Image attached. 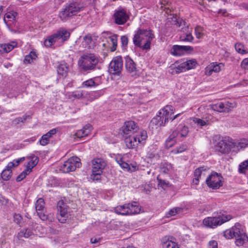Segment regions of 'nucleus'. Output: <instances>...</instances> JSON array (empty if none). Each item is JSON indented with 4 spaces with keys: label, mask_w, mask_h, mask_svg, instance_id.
<instances>
[{
    "label": "nucleus",
    "mask_w": 248,
    "mask_h": 248,
    "mask_svg": "<svg viewBox=\"0 0 248 248\" xmlns=\"http://www.w3.org/2000/svg\"><path fill=\"white\" fill-rule=\"evenodd\" d=\"M174 110V109L172 106H166L160 110L155 117L152 119L151 124H155L157 126H164L170 120L173 121L180 115V113H178L172 117Z\"/></svg>",
    "instance_id": "obj_1"
},
{
    "label": "nucleus",
    "mask_w": 248,
    "mask_h": 248,
    "mask_svg": "<svg viewBox=\"0 0 248 248\" xmlns=\"http://www.w3.org/2000/svg\"><path fill=\"white\" fill-rule=\"evenodd\" d=\"M154 38L151 30L139 29L133 37L134 45L143 50L150 48L151 41Z\"/></svg>",
    "instance_id": "obj_2"
},
{
    "label": "nucleus",
    "mask_w": 248,
    "mask_h": 248,
    "mask_svg": "<svg viewBox=\"0 0 248 248\" xmlns=\"http://www.w3.org/2000/svg\"><path fill=\"white\" fill-rule=\"evenodd\" d=\"M83 6L78 2L71 1L64 5L59 11L58 16L63 22H66L82 11Z\"/></svg>",
    "instance_id": "obj_3"
},
{
    "label": "nucleus",
    "mask_w": 248,
    "mask_h": 248,
    "mask_svg": "<svg viewBox=\"0 0 248 248\" xmlns=\"http://www.w3.org/2000/svg\"><path fill=\"white\" fill-rule=\"evenodd\" d=\"M99 58L93 53L83 54L78 61L79 68L84 72L94 71L97 68Z\"/></svg>",
    "instance_id": "obj_4"
},
{
    "label": "nucleus",
    "mask_w": 248,
    "mask_h": 248,
    "mask_svg": "<svg viewBox=\"0 0 248 248\" xmlns=\"http://www.w3.org/2000/svg\"><path fill=\"white\" fill-rule=\"evenodd\" d=\"M232 217L225 212L217 213L213 217H207L203 220V224L208 227L215 228L229 221Z\"/></svg>",
    "instance_id": "obj_5"
},
{
    "label": "nucleus",
    "mask_w": 248,
    "mask_h": 248,
    "mask_svg": "<svg viewBox=\"0 0 248 248\" xmlns=\"http://www.w3.org/2000/svg\"><path fill=\"white\" fill-rule=\"evenodd\" d=\"M189 132L187 126L179 125L177 129L174 130L166 140V146L167 148L171 147L181 138L186 137Z\"/></svg>",
    "instance_id": "obj_6"
},
{
    "label": "nucleus",
    "mask_w": 248,
    "mask_h": 248,
    "mask_svg": "<svg viewBox=\"0 0 248 248\" xmlns=\"http://www.w3.org/2000/svg\"><path fill=\"white\" fill-rule=\"evenodd\" d=\"M92 174L91 178L93 180H99L103 170L107 166L106 161L102 158H95L92 160Z\"/></svg>",
    "instance_id": "obj_7"
},
{
    "label": "nucleus",
    "mask_w": 248,
    "mask_h": 248,
    "mask_svg": "<svg viewBox=\"0 0 248 248\" xmlns=\"http://www.w3.org/2000/svg\"><path fill=\"white\" fill-rule=\"evenodd\" d=\"M69 36L70 33L68 31L61 29L46 39L44 42V45L46 47H50L59 40L62 42L67 40Z\"/></svg>",
    "instance_id": "obj_8"
},
{
    "label": "nucleus",
    "mask_w": 248,
    "mask_h": 248,
    "mask_svg": "<svg viewBox=\"0 0 248 248\" xmlns=\"http://www.w3.org/2000/svg\"><path fill=\"white\" fill-rule=\"evenodd\" d=\"M208 186L213 189H217L223 186V178L220 173L213 172L206 179Z\"/></svg>",
    "instance_id": "obj_9"
},
{
    "label": "nucleus",
    "mask_w": 248,
    "mask_h": 248,
    "mask_svg": "<svg viewBox=\"0 0 248 248\" xmlns=\"http://www.w3.org/2000/svg\"><path fill=\"white\" fill-rule=\"evenodd\" d=\"M80 159L77 156H72L60 167V170L64 173H68L75 171L77 168H79L81 165Z\"/></svg>",
    "instance_id": "obj_10"
},
{
    "label": "nucleus",
    "mask_w": 248,
    "mask_h": 248,
    "mask_svg": "<svg viewBox=\"0 0 248 248\" xmlns=\"http://www.w3.org/2000/svg\"><path fill=\"white\" fill-rule=\"evenodd\" d=\"M123 67V61L122 57L116 56L113 58L109 63L108 71L110 74L120 76Z\"/></svg>",
    "instance_id": "obj_11"
},
{
    "label": "nucleus",
    "mask_w": 248,
    "mask_h": 248,
    "mask_svg": "<svg viewBox=\"0 0 248 248\" xmlns=\"http://www.w3.org/2000/svg\"><path fill=\"white\" fill-rule=\"evenodd\" d=\"M210 107V108L214 111H216L218 112L228 113L230 112L236 107V104L233 102H220L216 104L211 105Z\"/></svg>",
    "instance_id": "obj_12"
},
{
    "label": "nucleus",
    "mask_w": 248,
    "mask_h": 248,
    "mask_svg": "<svg viewBox=\"0 0 248 248\" xmlns=\"http://www.w3.org/2000/svg\"><path fill=\"white\" fill-rule=\"evenodd\" d=\"M235 144L226 140H220L215 145L216 150L222 154L228 153L235 147Z\"/></svg>",
    "instance_id": "obj_13"
},
{
    "label": "nucleus",
    "mask_w": 248,
    "mask_h": 248,
    "mask_svg": "<svg viewBox=\"0 0 248 248\" xmlns=\"http://www.w3.org/2000/svg\"><path fill=\"white\" fill-rule=\"evenodd\" d=\"M67 207L66 203L62 200L59 201L57 203V217L61 223H64L68 217Z\"/></svg>",
    "instance_id": "obj_14"
},
{
    "label": "nucleus",
    "mask_w": 248,
    "mask_h": 248,
    "mask_svg": "<svg viewBox=\"0 0 248 248\" xmlns=\"http://www.w3.org/2000/svg\"><path fill=\"white\" fill-rule=\"evenodd\" d=\"M193 51V47L188 46H180L175 45L172 46L170 53L176 57H180L184 55L185 53Z\"/></svg>",
    "instance_id": "obj_15"
},
{
    "label": "nucleus",
    "mask_w": 248,
    "mask_h": 248,
    "mask_svg": "<svg viewBox=\"0 0 248 248\" xmlns=\"http://www.w3.org/2000/svg\"><path fill=\"white\" fill-rule=\"evenodd\" d=\"M125 67L126 71L130 74L132 77H137L138 76L139 70L137 67L136 63L129 56H126L125 58Z\"/></svg>",
    "instance_id": "obj_16"
},
{
    "label": "nucleus",
    "mask_w": 248,
    "mask_h": 248,
    "mask_svg": "<svg viewBox=\"0 0 248 248\" xmlns=\"http://www.w3.org/2000/svg\"><path fill=\"white\" fill-rule=\"evenodd\" d=\"M114 18L116 24L123 25L128 20L129 16L124 9H120L116 11L114 14Z\"/></svg>",
    "instance_id": "obj_17"
},
{
    "label": "nucleus",
    "mask_w": 248,
    "mask_h": 248,
    "mask_svg": "<svg viewBox=\"0 0 248 248\" xmlns=\"http://www.w3.org/2000/svg\"><path fill=\"white\" fill-rule=\"evenodd\" d=\"M139 129L137 124L132 121L125 122L122 127V131L125 135L134 134L137 132Z\"/></svg>",
    "instance_id": "obj_18"
},
{
    "label": "nucleus",
    "mask_w": 248,
    "mask_h": 248,
    "mask_svg": "<svg viewBox=\"0 0 248 248\" xmlns=\"http://www.w3.org/2000/svg\"><path fill=\"white\" fill-rule=\"evenodd\" d=\"M162 248H179V245L175 242V238L170 236H165L161 239Z\"/></svg>",
    "instance_id": "obj_19"
},
{
    "label": "nucleus",
    "mask_w": 248,
    "mask_h": 248,
    "mask_svg": "<svg viewBox=\"0 0 248 248\" xmlns=\"http://www.w3.org/2000/svg\"><path fill=\"white\" fill-rule=\"evenodd\" d=\"M131 205L125 203L123 205H118L114 209V212L117 214L123 216H129V213H131L130 211V207Z\"/></svg>",
    "instance_id": "obj_20"
},
{
    "label": "nucleus",
    "mask_w": 248,
    "mask_h": 248,
    "mask_svg": "<svg viewBox=\"0 0 248 248\" xmlns=\"http://www.w3.org/2000/svg\"><path fill=\"white\" fill-rule=\"evenodd\" d=\"M92 129L90 124H86L82 129L78 130L75 134V136L78 138H81L87 136L90 134Z\"/></svg>",
    "instance_id": "obj_21"
},
{
    "label": "nucleus",
    "mask_w": 248,
    "mask_h": 248,
    "mask_svg": "<svg viewBox=\"0 0 248 248\" xmlns=\"http://www.w3.org/2000/svg\"><path fill=\"white\" fill-rule=\"evenodd\" d=\"M223 66V65L221 63L219 64H216L215 63H211L209 67L206 68L205 74L207 75L210 76L212 74L213 72L216 73L219 72Z\"/></svg>",
    "instance_id": "obj_22"
},
{
    "label": "nucleus",
    "mask_w": 248,
    "mask_h": 248,
    "mask_svg": "<svg viewBox=\"0 0 248 248\" xmlns=\"http://www.w3.org/2000/svg\"><path fill=\"white\" fill-rule=\"evenodd\" d=\"M136 138L134 136H129L125 138L124 142L126 146L130 149H133L136 147L140 143V141L136 140Z\"/></svg>",
    "instance_id": "obj_23"
},
{
    "label": "nucleus",
    "mask_w": 248,
    "mask_h": 248,
    "mask_svg": "<svg viewBox=\"0 0 248 248\" xmlns=\"http://www.w3.org/2000/svg\"><path fill=\"white\" fill-rule=\"evenodd\" d=\"M68 70V66L65 62L61 63L57 67L58 74L62 77H65L67 75Z\"/></svg>",
    "instance_id": "obj_24"
},
{
    "label": "nucleus",
    "mask_w": 248,
    "mask_h": 248,
    "mask_svg": "<svg viewBox=\"0 0 248 248\" xmlns=\"http://www.w3.org/2000/svg\"><path fill=\"white\" fill-rule=\"evenodd\" d=\"M17 46L16 42H12L10 43H6L0 45V50L3 52L8 53Z\"/></svg>",
    "instance_id": "obj_25"
},
{
    "label": "nucleus",
    "mask_w": 248,
    "mask_h": 248,
    "mask_svg": "<svg viewBox=\"0 0 248 248\" xmlns=\"http://www.w3.org/2000/svg\"><path fill=\"white\" fill-rule=\"evenodd\" d=\"M127 204L131 205L130 207V211H131V213H129V216L138 214L140 212L141 206L138 202H133L131 203H128Z\"/></svg>",
    "instance_id": "obj_26"
},
{
    "label": "nucleus",
    "mask_w": 248,
    "mask_h": 248,
    "mask_svg": "<svg viewBox=\"0 0 248 248\" xmlns=\"http://www.w3.org/2000/svg\"><path fill=\"white\" fill-rule=\"evenodd\" d=\"M235 244L237 246L240 247L248 241V237L246 233L240 234L237 237H235Z\"/></svg>",
    "instance_id": "obj_27"
},
{
    "label": "nucleus",
    "mask_w": 248,
    "mask_h": 248,
    "mask_svg": "<svg viewBox=\"0 0 248 248\" xmlns=\"http://www.w3.org/2000/svg\"><path fill=\"white\" fill-rule=\"evenodd\" d=\"M232 230L235 235L234 237L246 233L243 227L239 223H235L234 226L232 227Z\"/></svg>",
    "instance_id": "obj_28"
},
{
    "label": "nucleus",
    "mask_w": 248,
    "mask_h": 248,
    "mask_svg": "<svg viewBox=\"0 0 248 248\" xmlns=\"http://www.w3.org/2000/svg\"><path fill=\"white\" fill-rule=\"evenodd\" d=\"M136 138V140L140 141V144H143L147 138V134L145 130H140L136 135H134Z\"/></svg>",
    "instance_id": "obj_29"
},
{
    "label": "nucleus",
    "mask_w": 248,
    "mask_h": 248,
    "mask_svg": "<svg viewBox=\"0 0 248 248\" xmlns=\"http://www.w3.org/2000/svg\"><path fill=\"white\" fill-rule=\"evenodd\" d=\"M117 162L120 165V166L124 169H125L128 171H134L136 170V167L134 166H130L126 162L124 161L122 159H120L119 160H117Z\"/></svg>",
    "instance_id": "obj_30"
},
{
    "label": "nucleus",
    "mask_w": 248,
    "mask_h": 248,
    "mask_svg": "<svg viewBox=\"0 0 248 248\" xmlns=\"http://www.w3.org/2000/svg\"><path fill=\"white\" fill-rule=\"evenodd\" d=\"M94 42L91 35H88L84 37L82 45L85 46V47L90 48L93 46Z\"/></svg>",
    "instance_id": "obj_31"
},
{
    "label": "nucleus",
    "mask_w": 248,
    "mask_h": 248,
    "mask_svg": "<svg viewBox=\"0 0 248 248\" xmlns=\"http://www.w3.org/2000/svg\"><path fill=\"white\" fill-rule=\"evenodd\" d=\"M31 157V160L28 162L26 169L30 172H31L32 169L37 164L39 161V158L37 156L33 155Z\"/></svg>",
    "instance_id": "obj_32"
},
{
    "label": "nucleus",
    "mask_w": 248,
    "mask_h": 248,
    "mask_svg": "<svg viewBox=\"0 0 248 248\" xmlns=\"http://www.w3.org/2000/svg\"><path fill=\"white\" fill-rule=\"evenodd\" d=\"M203 170V167H200L196 169L194 171V178L193 179V182L196 185H198L199 182V179L201 178Z\"/></svg>",
    "instance_id": "obj_33"
},
{
    "label": "nucleus",
    "mask_w": 248,
    "mask_h": 248,
    "mask_svg": "<svg viewBox=\"0 0 248 248\" xmlns=\"http://www.w3.org/2000/svg\"><path fill=\"white\" fill-rule=\"evenodd\" d=\"M87 93L86 91L83 90H78L73 92L71 96L76 99H81L82 98L87 97Z\"/></svg>",
    "instance_id": "obj_34"
},
{
    "label": "nucleus",
    "mask_w": 248,
    "mask_h": 248,
    "mask_svg": "<svg viewBox=\"0 0 248 248\" xmlns=\"http://www.w3.org/2000/svg\"><path fill=\"white\" fill-rule=\"evenodd\" d=\"M32 234V232L31 230L27 229L25 230L21 231L18 232L17 237L18 239H21L22 238H28Z\"/></svg>",
    "instance_id": "obj_35"
},
{
    "label": "nucleus",
    "mask_w": 248,
    "mask_h": 248,
    "mask_svg": "<svg viewBox=\"0 0 248 248\" xmlns=\"http://www.w3.org/2000/svg\"><path fill=\"white\" fill-rule=\"evenodd\" d=\"M12 168H8L7 167L6 169H4L2 173H1V178L4 181H8L9 180L11 176L12 171L11 170Z\"/></svg>",
    "instance_id": "obj_36"
},
{
    "label": "nucleus",
    "mask_w": 248,
    "mask_h": 248,
    "mask_svg": "<svg viewBox=\"0 0 248 248\" xmlns=\"http://www.w3.org/2000/svg\"><path fill=\"white\" fill-rule=\"evenodd\" d=\"M37 57V54L35 51H31L30 53L26 56L24 62L27 63H31Z\"/></svg>",
    "instance_id": "obj_37"
},
{
    "label": "nucleus",
    "mask_w": 248,
    "mask_h": 248,
    "mask_svg": "<svg viewBox=\"0 0 248 248\" xmlns=\"http://www.w3.org/2000/svg\"><path fill=\"white\" fill-rule=\"evenodd\" d=\"M160 171L164 173H168L169 171L171 170V165L168 163H161L160 167Z\"/></svg>",
    "instance_id": "obj_38"
},
{
    "label": "nucleus",
    "mask_w": 248,
    "mask_h": 248,
    "mask_svg": "<svg viewBox=\"0 0 248 248\" xmlns=\"http://www.w3.org/2000/svg\"><path fill=\"white\" fill-rule=\"evenodd\" d=\"M235 48L237 52L242 54L248 52V50L245 49L244 45L240 43H237L235 45Z\"/></svg>",
    "instance_id": "obj_39"
},
{
    "label": "nucleus",
    "mask_w": 248,
    "mask_h": 248,
    "mask_svg": "<svg viewBox=\"0 0 248 248\" xmlns=\"http://www.w3.org/2000/svg\"><path fill=\"white\" fill-rule=\"evenodd\" d=\"M118 36H119L117 34H113V35L110 36L108 37V39H109L110 41H111V42L112 44V47H111L112 51H114L116 49Z\"/></svg>",
    "instance_id": "obj_40"
},
{
    "label": "nucleus",
    "mask_w": 248,
    "mask_h": 248,
    "mask_svg": "<svg viewBox=\"0 0 248 248\" xmlns=\"http://www.w3.org/2000/svg\"><path fill=\"white\" fill-rule=\"evenodd\" d=\"M17 15V13L16 12H15L13 11L6 13L4 17V21L5 23L8 26L7 23L5 19L6 18L9 19L10 20H15Z\"/></svg>",
    "instance_id": "obj_41"
},
{
    "label": "nucleus",
    "mask_w": 248,
    "mask_h": 248,
    "mask_svg": "<svg viewBox=\"0 0 248 248\" xmlns=\"http://www.w3.org/2000/svg\"><path fill=\"white\" fill-rule=\"evenodd\" d=\"M45 202L43 199L39 198L36 202L35 208L36 211H44Z\"/></svg>",
    "instance_id": "obj_42"
},
{
    "label": "nucleus",
    "mask_w": 248,
    "mask_h": 248,
    "mask_svg": "<svg viewBox=\"0 0 248 248\" xmlns=\"http://www.w3.org/2000/svg\"><path fill=\"white\" fill-rule=\"evenodd\" d=\"M25 160V157H21L17 159L14 160L12 162H9L7 165L8 168H12L13 167L17 166L19 163Z\"/></svg>",
    "instance_id": "obj_43"
},
{
    "label": "nucleus",
    "mask_w": 248,
    "mask_h": 248,
    "mask_svg": "<svg viewBox=\"0 0 248 248\" xmlns=\"http://www.w3.org/2000/svg\"><path fill=\"white\" fill-rule=\"evenodd\" d=\"M185 62L187 70L194 68L197 64V62L195 59L188 60Z\"/></svg>",
    "instance_id": "obj_44"
},
{
    "label": "nucleus",
    "mask_w": 248,
    "mask_h": 248,
    "mask_svg": "<svg viewBox=\"0 0 248 248\" xmlns=\"http://www.w3.org/2000/svg\"><path fill=\"white\" fill-rule=\"evenodd\" d=\"M180 39L181 41L192 42L194 40V37L191 32H187L186 35L181 36Z\"/></svg>",
    "instance_id": "obj_45"
},
{
    "label": "nucleus",
    "mask_w": 248,
    "mask_h": 248,
    "mask_svg": "<svg viewBox=\"0 0 248 248\" xmlns=\"http://www.w3.org/2000/svg\"><path fill=\"white\" fill-rule=\"evenodd\" d=\"M193 121L195 124H196L197 125L201 126H205L209 124V121L207 120H204L195 117L193 118Z\"/></svg>",
    "instance_id": "obj_46"
},
{
    "label": "nucleus",
    "mask_w": 248,
    "mask_h": 248,
    "mask_svg": "<svg viewBox=\"0 0 248 248\" xmlns=\"http://www.w3.org/2000/svg\"><path fill=\"white\" fill-rule=\"evenodd\" d=\"M247 170H248V164L245 160L239 164L238 171L240 173H245Z\"/></svg>",
    "instance_id": "obj_47"
},
{
    "label": "nucleus",
    "mask_w": 248,
    "mask_h": 248,
    "mask_svg": "<svg viewBox=\"0 0 248 248\" xmlns=\"http://www.w3.org/2000/svg\"><path fill=\"white\" fill-rule=\"evenodd\" d=\"M247 170H248V164L245 160L239 164L238 171L240 173H245Z\"/></svg>",
    "instance_id": "obj_48"
},
{
    "label": "nucleus",
    "mask_w": 248,
    "mask_h": 248,
    "mask_svg": "<svg viewBox=\"0 0 248 248\" xmlns=\"http://www.w3.org/2000/svg\"><path fill=\"white\" fill-rule=\"evenodd\" d=\"M97 84H96L93 78H90L85 81H84L82 84V87H92L93 86H96Z\"/></svg>",
    "instance_id": "obj_49"
},
{
    "label": "nucleus",
    "mask_w": 248,
    "mask_h": 248,
    "mask_svg": "<svg viewBox=\"0 0 248 248\" xmlns=\"http://www.w3.org/2000/svg\"><path fill=\"white\" fill-rule=\"evenodd\" d=\"M186 63L184 62L181 63L177 66L175 67V71L177 73H180L181 72H183L184 71H186L187 70V68L186 66Z\"/></svg>",
    "instance_id": "obj_50"
},
{
    "label": "nucleus",
    "mask_w": 248,
    "mask_h": 248,
    "mask_svg": "<svg viewBox=\"0 0 248 248\" xmlns=\"http://www.w3.org/2000/svg\"><path fill=\"white\" fill-rule=\"evenodd\" d=\"M224 236L227 239H232L234 237L235 235L233 233L232 227L231 229L226 230L224 232Z\"/></svg>",
    "instance_id": "obj_51"
},
{
    "label": "nucleus",
    "mask_w": 248,
    "mask_h": 248,
    "mask_svg": "<svg viewBox=\"0 0 248 248\" xmlns=\"http://www.w3.org/2000/svg\"><path fill=\"white\" fill-rule=\"evenodd\" d=\"M103 93L102 91H97L95 92H93L90 93V99L93 100V99L98 98L102 95H103Z\"/></svg>",
    "instance_id": "obj_52"
},
{
    "label": "nucleus",
    "mask_w": 248,
    "mask_h": 248,
    "mask_svg": "<svg viewBox=\"0 0 248 248\" xmlns=\"http://www.w3.org/2000/svg\"><path fill=\"white\" fill-rule=\"evenodd\" d=\"M187 149V145L185 144H182L179 147H176V148L174 149L172 151V152L174 154H179L182 153L183 152L185 151Z\"/></svg>",
    "instance_id": "obj_53"
},
{
    "label": "nucleus",
    "mask_w": 248,
    "mask_h": 248,
    "mask_svg": "<svg viewBox=\"0 0 248 248\" xmlns=\"http://www.w3.org/2000/svg\"><path fill=\"white\" fill-rule=\"evenodd\" d=\"M37 213L40 218L42 220L45 221L48 220L50 221H52V219L50 218L48 215L45 214L44 211H38L37 212Z\"/></svg>",
    "instance_id": "obj_54"
},
{
    "label": "nucleus",
    "mask_w": 248,
    "mask_h": 248,
    "mask_svg": "<svg viewBox=\"0 0 248 248\" xmlns=\"http://www.w3.org/2000/svg\"><path fill=\"white\" fill-rule=\"evenodd\" d=\"M195 34L197 38H201L203 34V28L200 26L196 27L195 28Z\"/></svg>",
    "instance_id": "obj_55"
},
{
    "label": "nucleus",
    "mask_w": 248,
    "mask_h": 248,
    "mask_svg": "<svg viewBox=\"0 0 248 248\" xmlns=\"http://www.w3.org/2000/svg\"><path fill=\"white\" fill-rule=\"evenodd\" d=\"M46 136V134L43 135L40 140L39 142L41 145L45 146L48 143L50 138Z\"/></svg>",
    "instance_id": "obj_56"
},
{
    "label": "nucleus",
    "mask_w": 248,
    "mask_h": 248,
    "mask_svg": "<svg viewBox=\"0 0 248 248\" xmlns=\"http://www.w3.org/2000/svg\"><path fill=\"white\" fill-rule=\"evenodd\" d=\"M30 171H29L27 170H26L22 171L16 178V181L17 182H20L22 181L24 178H25L29 173Z\"/></svg>",
    "instance_id": "obj_57"
},
{
    "label": "nucleus",
    "mask_w": 248,
    "mask_h": 248,
    "mask_svg": "<svg viewBox=\"0 0 248 248\" xmlns=\"http://www.w3.org/2000/svg\"><path fill=\"white\" fill-rule=\"evenodd\" d=\"M157 180L158 183V186L162 188L168 187L169 186V183L168 182H166V181L160 179L159 176L157 177Z\"/></svg>",
    "instance_id": "obj_58"
},
{
    "label": "nucleus",
    "mask_w": 248,
    "mask_h": 248,
    "mask_svg": "<svg viewBox=\"0 0 248 248\" xmlns=\"http://www.w3.org/2000/svg\"><path fill=\"white\" fill-rule=\"evenodd\" d=\"M121 42L122 44V46L123 48H125L128 45V38L126 35L122 36L121 37Z\"/></svg>",
    "instance_id": "obj_59"
},
{
    "label": "nucleus",
    "mask_w": 248,
    "mask_h": 248,
    "mask_svg": "<svg viewBox=\"0 0 248 248\" xmlns=\"http://www.w3.org/2000/svg\"><path fill=\"white\" fill-rule=\"evenodd\" d=\"M182 210V209L179 207H176L170 209L169 211V215L171 216H175L176 214L180 213Z\"/></svg>",
    "instance_id": "obj_60"
},
{
    "label": "nucleus",
    "mask_w": 248,
    "mask_h": 248,
    "mask_svg": "<svg viewBox=\"0 0 248 248\" xmlns=\"http://www.w3.org/2000/svg\"><path fill=\"white\" fill-rule=\"evenodd\" d=\"M27 117H28V116L27 115H24L22 117H19L16 118L14 120V122L16 124H18L20 122L23 123L25 121H26Z\"/></svg>",
    "instance_id": "obj_61"
},
{
    "label": "nucleus",
    "mask_w": 248,
    "mask_h": 248,
    "mask_svg": "<svg viewBox=\"0 0 248 248\" xmlns=\"http://www.w3.org/2000/svg\"><path fill=\"white\" fill-rule=\"evenodd\" d=\"M217 243L215 240H211L208 243V248H217Z\"/></svg>",
    "instance_id": "obj_62"
},
{
    "label": "nucleus",
    "mask_w": 248,
    "mask_h": 248,
    "mask_svg": "<svg viewBox=\"0 0 248 248\" xmlns=\"http://www.w3.org/2000/svg\"><path fill=\"white\" fill-rule=\"evenodd\" d=\"M14 221L16 223L19 224L21 223L22 217L19 214H15L14 216Z\"/></svg>",
    "instance_id": "obj_63"
},
{
    "label": "nucleus",
    "mask_w": 248,
    "mask_h": 248,
    "mask_svg": "<svg viewBox=\"0 0 248 248\" xmlns=\"http://www.w3.org/2000/svg\"><path fill=\"white\" fill-rule=\"evenodd\" d=\"M241 66L245 69H248V58L244 59L241 62Z\"/></svg>",
    "instance_id": "obj_64"
}]
</instances>
